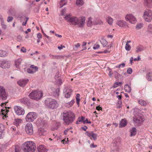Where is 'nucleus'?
Segmentation results:
<instances>
[{"label": "nucleus", "instance_id": "nucleus-5", "mask_svg": "<svg viewBox=\"0 0 152 152\" xmlns=\"http://www.w3.org/2000/svg\"><path fill=\"white\" fill-rule=\"evenodd\" d=\"M43 93L41 91H34L32 92L29 94L30 98L37 100L40 99L43 96Z\"/></svg>", "mask_w": 152, "mask_h": 152}, {"label": "nucleus", "instance_id": "nucleus-48", "mask_svg": "<svg viewBox=\"0 0 152 152\" xmlns=\"http://www.w3.org/2000/svg\"><path fill=\"white\" fill-rule=\"evenodd\" d=\"M122 102L121 100L118 101L117 104V107L118 108H121V107Z\"/></svg>", "mask_w": 152, "mask_h": 152}, {"label": "nucleus", "instance_id": "nucleus-6", "mask_svg": "<svg viewBox=\"0 0 152 152\" xmlns=\"http://www.w3.org/2000/svg\"><path fill=\"white\" fill-rule=\"evenodd\" d=\"M142 17L146 21H151L152 20V11L148 9L146 10L144 12Z\"/></svg>", "mask_w": 152, "mask_h": 152}, {"label": "nucleus", "instance_id": "nucleus-31", "mask_svg": "<svg viewBox=\"0 0 152 152\" xmlns=\"http://www.w3.org/2000/svg\"><path fill=\"white\" fill-rule=\"evenodd\" d=\"M85 118L82 116L81 117H79L77 119V121L76 122L77 124H79L80 122H83L84 124L86 123V121H84V119Z\"/></svg>", "mask_w": 152, "mask_h": 152}, {"label": "nucleus", "instance_id": "nucleus-33", "mask_svg": "<svg viewBox=\"0 0 152 152\" xmlns=\"http://www.w3.org/2000/svg\"><path fill=\"white\" fill-rule=\"evenodd\" d=\"M38 122L39 123V124L41 126H44L45 125L46 122L43 120L42 118H39L38 120Z\"/></svg>", "mask_w": 152, "mask_h": 152}, {"label": "nucleus", "instance_id": "nucleus-3", "mask_svg": "<svg viewBox=\"0 0 152 152\" xmlns=\"http://www.w3.org/2000/svg\"><path fill=\"white\" fill-rule=\"evenodd\" d=\"M45 103L48 108L52 110L56 109L59 106L58 103L56 100L51 98L45 100Z\"/></svg>", "mask_w": 152, "mask_h": 152}, {"label": "nucleus", "instance_id": "nucleus-56", "mask_svg": "<svg viewBox=\"0 0 152 152\" xmlns=\"http://www.w3.org/2000/svg\"><path fill=\"white\" fill-rule=\"evenodd\" d=\"M1 23L2 28L4 29H6L7 26L4 24V22H3Z\"/></svg>", "mask_w": 152, "mask_h": 152}, {"label": "nucleus", "instance_id": "nucleus-50", "mask_svg": "<svg viewBox=\"0 0 152 152\" xmlns=\"http://www.w3.org/2000/svg\"><path fill=\"white\" fill-rule=\"evenodd\" d=\"M80 44L79 43H77L76 45H75L74 46V47L73 48L75 50H77V48L80 47Z\"/></svg>", "mask_w": 152, "mask_h": 152}, {"label": "nucleus", "instance_id": "nucleus-45", "mask_svg": "<svg viewBox=\"0 0 152 152\" xmlns=\"http://www.w3.org/2000/svg\"><path fill=\"white\" fill-rule=\"evenodd\" d=\"M122 84V83L121 82H116L114 84L113 86V88H115L118 86L120 85H121Z\"/></svg>", "mask_w": 152, "mask_h": 152}, {"label": "nucleus", "instance_id": "nucleus-63", "mask_svg": "<svg viewBox=\"0 0 152 152\" xmlns=\"http://www.w3.org/2000/svg\"><path fill=\"white\" fill-rule=\"evenodd\" d=\"M0 19L1 21V23L4 22V19L2 15H0Z\"/></svg>", "mask_w": 152, "mask_h": 152}, {"label": "nucleus", "instance_id": "nucleus-13", "mask_svg": "<svg viewBox=\"0 0 152 152\" xmlns=\"http://www.w3.org/2000/svg\"><path fill=\"white\" fill-rule=\"evenodd\" d=\"M10 66V62L7 60L0 61V67L3 69L9 68Z\"/></svg>", "mask_w": 152, "mask_h": 152}, {"label": "nucleus", "instance_id": "nucleus-61", "mask_svg": "<svg viewBox=\"0 0 152 152\" xmlns=\"http://www.w3.org/2000/svg\"><path fill=\"white\" fill-rule=\"evenodd\" d=\"M21 51L23 53H25L26 51V49L24 47H22L21 49Z\"/></svg>", "mask_w": 152, "mask_h": 152}, {"label": "nucleus", "instance_id": "nucleus-46", "mask_svg": "<svg viewBox=\"0 0 152 152\" xmlns=\"http://www.w3.org/2000/svg\"><path fill=\"white\" fill-rule=\"evenodd\" d=\"M131 47L129 44H126L125 46V49L127 51H129L131 50Z\"/></svg>", "mask_w": 152, "mask_h": 152}, {"label": "nucleus", "instance_id": "nucleus-59", "mask_svg": "<svg viewBox=\"0 0 152 152\" xmlns=\"http://www.w3.org/2000/svg\"><path fill=\"white\" fill-rule=\"evenodd\" d=\"M28 17H26V21L25 22H23V23H22V25L23 26H26V24H27V22L28 21Z\"/></svg>", "mask_w": 152, "mask_h": 152}, {"label": "nucleus", "instance_id": "nucleus-26", "mask_svg": "<svg viewBox=\"0 0 152 152\" xmlns=\"http://www.w3.org/2000/svg\"><path fill=\"white\" fill-rule=\"evenodd\" d=\"M22 121L21 119L19 118H16L14 119V124L17 126L19 125L20 124H21Z\"/></svg>", "mask_w": 152, "mask_h": 152}, {"label": "nucleus", "instance_id": "nucleus-37", "mask_svg": "<svg viewBox=\"0 0 152 152\" xmlns=\"http://www.w3.org/2000/svg\"><path fill=\"white\" fill-rule=\"evenodd\" d=\"M100 42L103 47H107L108 46V42L105 40L102 39Z\"/></svg>", "mask_w": 152, "mask_h": 152}, {"label": "nucleus", "instance_id": "nucleus-41", "mask_svg": "<svg viewBox=\"0 0 152 152\" xmlns=\"http://www.w3.org/2000/svg\"><path fill=\"white\" fill-rule=\"evenodd\" d=\"M138 102L140 104L143 106H145L147 104V102L142 99L139 100Z\"/></svg>", "mask_w": 152, "mask_h": 152}, {"label": "nucleus", "instance_id": "nucleus-23", "mask_svg": "<svg viewBox=\"0 0 152 152\" xmlns=\"http://www.w3.org/2000/svg\"><path fill=\"white\" fill-rule=\"evenodd\" d=\"M8 111H9L7 110L6 108H5L4 109H2L1 110V114L3 115L2 118L4 119L6 118L7 115V113H8Z\"/></svg>", "mask_w": 152, "mask_h": 152}, {"label": "nucleus", "instance_id": "nucleus-58", "mask_svg": "<svg viewBox=\"0 0 152 152\" xmlns=\"http://www.w3.org/2000/svg\"><path fill=\"white\" fill-rule=\"evenodd\" d=\"M127 72L129 74H131L132 72V70L131 68H129L127 69Z\"/></svg>", "mask_w": 152, "mask_h": 152}, {"label": "nucleus", "instance_id": "nucleus-8", "mask_svg": "<svg viewBox=\"0 0 152 152\" xmlns=\"http://www.w3.org/2000/svg\"><path fill=\"white\" fill-rule=\"evenodd\" d=\"M102 23V22L101 20L99 21L96 19L89 17L87 21V26H91L93 25L101 24Z\"/></svg>", "mask_w": 152, "mask_h": 152}, {"label": "nucleus", "instance_id": "nucleus-12", "mask_svg": "<svg viewBox=\"0 0 152 152\" xmlns=\"http://www.w3.org/2000/svg\"><path fill=\"white\" fill-rule=\"evenodd\" d=\"M72 90L70 87H66L64 90V95L66 98H69L71 94Z\"/></svg>", "mask_w": 152, "mask_h": 152}, {"label": "nucleus", "instance_id": "nucleus-49", "mask_svg": "<svg viewBox=\"0 0 152 152\" xmlns=\"http://www.w3.org/2000/svg\"><path fill=\"white\" fill-rule=\"evenodd\" d=\"M30 68L33 70H36V72L38 71V67L33 65H31Z\"/></svg>", "mask_w": 152, "mask_h": 152}, {"label": "nucleus", "instance_id": "nucleus-30", "mask_svg": "<svg viewBox=\"0 0 152 152\" xmlns=\"http://www.w3.org/2000/svg\"><path fill=\"white\" fill-rule=\"evenodd\" d=\"M146 78L148 81L152 80V72L148 73L146 75Z\"/></svg>", "mask_w": 152, "mask_h": 152}, {"label": "nucleus", "instance_id": "nucleus-24", "mask_svg": "<svg viewBox=\"0 0 152 152\" xmlns=\"http://www.w3.org/2000/svg\"><path fill=\"white\" fill-rule=\"evenodd\" d=\"M136 52L137 53H139L140 52H142L143 51L144 48L143 47L140 45H139L137 46L136 47Z\"/></svg>", "mask_w": 152, "mask_h": 152}, {"label": "nucleus", "instance_id": "nucleus-47", "mask_svg": "<svg viewBox=\"0 0 152 152\" xmlns=\"http://www.w3.org/2000/svg\"><path fill=\"white\" fill-rule=\"evenodd\" d=\"M20 102L24 104H26L28 102V99L26 98H23L20 100Z\"/></svg>", "mask_w": 152, "mask_h": 152}, {"label": "nucleus", "instance_id": "nucleus-29", "mask_svg": "<svg viewBox=\"0 0 152 152\" xmlns=\"http://www.w3.org/2000/svg\"><path fill=\"white\" fill-rule=\"evenodd\" d=\"M130 136H133L135 135L136 133L137 130L135 128H132L130 131Z\"/></svg>", "mask_w": 152, "mask_h": 152}, {"label": "nucleus", "instance_id": "nucleus-27", "mask_svg": "<svg viewBox=\"0 0 152 152\" xmlns=\"http://www.w3.org/2000/svg\"><path fill=\"white\" fill-rule=\"evenodd\" d=\"M127 123V121L125 119H122L120 121L119 126L120 127H124L126 125Z\"/></svg>", "mask_w": 152, "mask_h": 152}, {"label": "nucleus", "instance_id": "nucleus-28", "mask_svg": "<svg viewBox=\"0 0 152 152\" xmlns=\"http://www.w3.org/2000/svg\"><path fill=\"white\" fill-rule=\"evenodd\" d=\"M74 99H72L70 102L65 103L64 105L67 107H71L74 103Z\"/></svg>", "mask_w": 152, "mask_h": 152}, {"label": "nucleus", "instance_id": "nucleus-19", "mask_svg": "<svg viewBox=\"0 0 152 152\" xmlns=\"http://www.w3.org/2000/svg\"><path fill=\"white\" fill-rule=\"evenodd\" d=\"M60 75L59 73H57L55 77L56 80V83L57 84L60 85L63 83V81L59 77Z\"/></svg>", "mask_w": 152, "mask_h": 152}, {"label": "nucleus", "instance_id": "nucleus-40", "mask_svg": "<svg viewBox=\"0 0 152 152\" xmlns=\"http://www.w3.org/2000/svg\"><path fill=\"white\" fill-rule=\"evenodd\" d=\"M147 32L148 33L151 34L152 33V25L150 24L148 25V29L147 30Z\"/></svg>", "mask_w": 152, "mask_h": 152}, {"label": "nucleus", "instance_id": "nucleus-54", "mask_svg": "<svg viewBox=\"0 0 152 152\" xmlns=\"http://www.w3.org/2000/svg\"><path fill=\"white\" fill-rule=\"evenodd\" d=\"M86 45V42H83V45H82V47L83 48H84L83 49V50H82V51L83 50H86V48L85 47V46Z\"/></svg>", "mask_w": 152, "mask_h": 152}, {"label": "nucleus", "instance_id": "nucleus-35", "mask_svg": "<svg viewBox=\"0 0 152 152\" xmlns=\"http://www.w3.org/2000/svg\"><path fill=\"white\" fill-rule=\"evenodd\" d=\"M106 20L107 22L110 25H111L113 23V18H111L110 17H108L106 18Z\"/></svg>", "mask_w": 152, "mask_h": 152}, {"label": "nucleus", "instance_id": "nucleus-22", "mask_svg": "<svg viewBox=\"0 0 152 152\" xmlns=\"http://www.w3.org/2000/svg\"><path fill=\"white\" fill-rule=\"evenodd\" d=\"M38 134L40 136H45L46 135L47 132L43 128H40L38 129Z\"/></svg>", "mask_w": 152, "mask_h": 152}, {"label": "nucleus", "instance_id": "nucleus-21", "mask_svg": "<svg viewBox=\"0 0 152 152\" xmlns=\"http://www.w3.org/2000/svg\"><path fill=\"white\" fill-rule=\"evenodd\" d=\"M113 147L112 148L111 152H119V148L117 143H114L113 144Z\"/></svg>", "mask_w": 152, "mask_h": 152}, {"label": "nucleus", "instance_id": "nucleus-36", "mask_svg": "<svg viewBox=\"0 0 152 152\" xmlns=\"http://www.w3.org/2000/svg\"><path fill=\"white\" fill-rule=\"evenodd\" d=\"M67 1L66 0H61L59 3L60 7H62L63 6L66 5L67 3Z\"/></svg>", "mask_w": 152, "mask_h": 152}, {"label": "nucleus", "instance_id": "nucleus-14", "mask_svg": "<svg viewBox=\"0 0 152 152\" xmlns=\"http://www.w3.org/2000/svg\"><path fill=\"white\" fill-rule=\"evenodd\" d=\"M143 118L141 116V114L135 115L133 117V121L137 124H140L143 121Z\"/></svg>", "mask_w": 152, "mask_h": 152}, {"label": "nucleus", "instance_id": "nucleus-20", "mask_svg": "<svg viewBox=\"0 0 152 152\" xmlns=\"http://www.w3.org/2000/svg\"><path fill=\"white\" fill-rule=\"evenodd\" d=\"M38 152H47L48 150L45 146L42 145H39L38 147Z\"/></svg>", "mask_w": 152, "mask_h": 152}, {"label": "nucleus", "instance_id": "nucleus-42", "mask_svg": "<svg viewBox=\"0 0 152 152\" xmlns=\"http://www.w3.org/2000/svg\"><path fill=\"white\" fill-rule=\"evenodd\" d=\"M143 24L142 23H139L137 24L136 27V28L137 30H139L143 27Z\"/></svg>", "mask_w": 152, "mask_h": 152}, {"label": "nucleus", "instance_id": "nucleus-7", "mask_svg": "<svg viewBox=\"0 0 152 152\" xmlns=\"http://www.w3.org/2000/svg\"><path fill=\"white\" fill-rule=\"evenodd\" d=\"M125 19L127 21L132 24H135L137 22V20L136 17L131 13L126 14L125 16Z\"/></svg>", "mask_w": 152, "mask_h": 152}, {"label": "nucleus", "instance_id": "nucleus-17", "mask_svg": "<svg viewBox=\"0 0 152 152\" xmlns=\"http://www.w3.org/2000/svg\"><path fill=\"white\" fill-rule=\"evenodd\" d=\"M116 24L119 26L124 27L125 28H129L128 24L126 22L123 20L117 21Z\"/></svg>", "mask_w": 152, "mask_h": 152}, {"label": "nucleus", "instance_id": "nucleus-51", "mask_svg": "<svg viewBox=\"0 0 152 152\" xmlns=\"http://www.w3.org/2000/svg\"><path fill=\"white\" fill-rule=\"evenodd\" d=\"M15 152H20V148L18 145H16L15 147Z\"/></svg>", "mask_w": 152, "mask_h": 152}, {"label": "nucleus", "instance_id": "nucleus-10", "mask_svg": "<svg viewBox=\"0 0 152 152\" xmlns=\"http://www.w3.org/2000/svg\"><path fill=\"white\" fill-rule=\"evenodd\" d=\"M26 132L27 134L31 135L33 134V127L31 123H27L25 127Z\"/></svg>", "mask_w": 152, "mask_h": 152}, {"label": "nucleus", "instance_id": "nucleus-34", "mask_svg": "<svg viewBox=\"0 0 152 152\" xmlns=\"http://www.w3.org/2000/svg\"><path fill=\"white\" fill-rule=\"evenodd\" d=\"M84 4L83 0H76V4L79 7L82 6Z\"/></svg>", "mask_w": 152, "mask_h": 152}, {"label": "nucleus", "instance_id": "nucleus-39", "mask_svg": "<svg viewBox=\"0 0 152 152\" xmlns=\"http://www.w3.org/2000/svg\"><path fill=\"white\" fill-rule=\"evenodd\" d=\"M7 53L5 51L0 50V56L3 57L7 56Z\"/></svg>", "mask_w": 152, "mask_h": 152}, {"label": "nucleus", "instance_id": "nucleus-2", "mask_svg": "<svg viewBox=\"0 0 152 152\" xmlns=\"http://www.w3.org/2000/svg\"><path fill=\"white\" fill-rule=\"evenodd\" d=\"M36 148L35 143L32 141H27L22 145V149L24 152H34Z\"/></svg>", "mask_w": 152, "mask_h": 152}, {"label": "nucleus", "instance_id": "nucleus-16", "mask_svg": "<svg viewBox=\"0 0 152 152\" xmlns=\"http://www.w3.org/2000/svg\"><path fill=\"white\" fill-rule=\"evenodd\" d=\"M85 134L88 137L90 138L91 139L96 140L97 139V135L94 133L93 132L87 131Z\"/></svg>", "mask_w": 152, "mask_h": 152}, {"label": "nucleus", "instance_id": "nucleus-53", "mask_svg": "<svg viewBox=\"0 0 152 152\" xmlns=\"http://www.w3.org/2000/svg\"><path fill=\"white\" fill-rule=\"evenodd\" d=\"M100 47V45L99 44H95L93 47L94 49L96 50L99 48Z\"/></svg>", "mask_w": 152, "mask_h": 152}, {"label": "nucleus", "instance_id": "nucleus-18", "mask_svg": "<svg viewBox=\"0 0 152 152\" xmlns=\"http://www.w3.org/2000/svg\"><path fill=\"white\" fill-rule=\"evenodd\" d=\"M29 80L27 78H24L20 80L17 82L18 85L21 87H24L28 83Z\"/></svg>", "mask_w": 152, "mask_h": 152}, {"label": "nucleus", "instance_id": "nucleus-4", "mask_svg": "<svg viewBox=\"0 0 152 152\" xmlns=\"http://www.w3.org/2000/svg\"><path fill=\"white\" fill-rule=\"evenodd\" d=\"M63 120L66 124H69L72 122L75 118L74 114L72 112H67L63 113Z\"/></svg>", "mask_w": 152, "mask_h": 152}, {"label": "nucleus", "instance_id": "nucleus-44", "mask_svg": "<svg viewBox=\"0 0 152 152\" xmlns=\"http://www.w3.org/2000/svg\"><path fill=\"white\" fill-rule=\"evenodd\" d=\"M145 5H148L152 3V0H143Z\"/></svg>", "mask_w": 152, "mask_h": 152}, {"label": "nucleus", "instance_id": "nucleus-43", "mask_svg": "<svg viewBox=\"0 0 152 152\" xmlns=\"http://www.w3.org/2000/svg\"><path fill=\"white\" fill-rule=\"evenodd\" d=\"M27 72L29 74H33L36 72V70H33L31 68H28L26 70Z\"/></svg>", "mask_w": 152, "mask_h": 152}, {"label": "nucleus", "instance_id": "nucleus-15", "mask_svg": "<svg viewBox=\"0 0 152 152\" xmlns=\"http://www.w3.org/2000/svg\"><path fill=\"white\" fill-rule=\"evenodd\" d=\"M7 94L4 87L0 86V99L5 100L7 99Z\"/></svg>", "mask_w": 152, "mask_h": 152}, {"label": "nucleus", "instance_id": "nucleus-32", "mask_svg": "<svg viewBox=\"0 0 152 152\" xmlns=\"http://www.w3.org/2000/svg\"><path fill=\"white\" fill-rule=\"evenodd\" d=\"M124 88L126 91L128 93H130L131 91V87L127 84L124 86Z\"/></svg>", "mask_w": 152, "mask_h": 152}, {"label": "nucleus", "instance_id": "nucleus-1", "mask_svg": "<svg viewBox=\"0 0 152 152\" xmlns=\"http://www.w3.org/2000/svg\"><path fill=\"white\" fill-rule=\"evenodd\" d=\"M64 18L67 21L71 23L74 25H79L80 27H81L85 23L86 18L83 16L80 17V19H78L76 17H71L70 15H66Z\"/></svg>", "mask_w": 152, "mask_h": 152}, {"label": "nucleus", "instance_id": "nucleus-52", "mask_svg": "<svg viewBox=\"0 0 152 152\" xmlns=\"http://www.w3.org/2000/svg\"><path fill=\"white\" fill-rule=\"evenodd\" d=\"M125 64L124 63H121L118 65L117 66H116V67H118V68H123L125 66Z\"/></svg>", "mask_w": 152, "mask_h": 152}, {"label": "nucleus", "instance_id": "nucleus-38", "mask_svg": "<svg viewBox=\"0 0 152 152\" xmlns=\"http://www.w3.org/2000/svg\"><path fill=\"white\" fill-rule=\"evenodd\" d=\"M60 89L59 88H57L53 91V94L55 96H57L59 95Z\"/></svg>", "mask_w": 152, "mask_h": 152}, {"label": "nucleus", "instance_id": "nucleus-25", "mask_svg": "<svg viewBox=\"0 0 152 152\" xmlns=\"http://www.w3.org/2000/svg\"><path fill=\"white\" fill-rule=\"evenodd\" d=\"M22 60L20 58H19L15 60V65L16 67L19 68L20 64H21Z\"/></svg>", "mask_w": 152, "mask_h": 152}, {"label": "nucleus", "instance_id": "nucleus-62", "mask_svg": "<svg viewBox=\"0 0 152 152\" xmlns=\"http://www.w3.org/2000/svg\"><path fill=\"white\" fill-rule=\"evenodd\" d=\"M65 47L64 46L61 45L60 46L58 47V48L59 50H61L63 48Z\"/></svg>", "mask_w": 152, "mask_h": 152}, {"label": "nucleus", "instance_id": "nucleus-11", "mask_svg": "<svg viewBox=\"0 0 152 152\" xmlns=\"http://www.w3.org/2000/svg\"><path fill=\"white\" fill-rule=\"evenodd\" d=\"M14 110L16 114L18 115H23L25 113L24 109L20 106H15L14 107Z\"/></svg>", "mask_w": 152, "mask_h": 152}, {"label": "nucleus", "instance_id": "nucleus-9", "mask_svg": "<svg viewBox=\"0 0 152 152\" xmlns=\"http://www.w3.org/2000/svg\"><path fill=\"white\" fill-rule=\"evenodd\" d=\"M37 117V114L35 112H30L28 113L26 117V120L27 122L33 121Z\"/></svg>", "mask_w": 152, "mask_h": 152}, {"label": "nucleus", "instance_id": "nucleus-57", "mask_svg": "<svg viewBox=\"0 0 152 152\" xmlns=\"http://www.w3.org/2000/svg\"><path fill=\"white\" fill-rule=\"evenodd\" d=\"M4 129V125L1 123H0V131H2Z\"/></svg>", "mask_w": 152, "mask_h": 152}, {"label": "nucleus", "instance_id": "nucleus-55", "mask_svg": "<svg viewBox=\"0 0 152 152\" xmlns=\"http://www.w3.org/2000/svg\"><path fill=\"white\" fill-rule=\"evenodd\" d=\"M13 19V18L12 17L9 16L7 18V21L8 22H11Z\"/></svg>", "mask_w": 152, "mask_h": 152}, {"label": "nucleus", "instance_id": "nucleus-64", "mask_svg": "<svg viewBox=\"0 0 152 152\" xmlns=\"http://www.w3.org/2000/svg\"><path fill=\"white\" fill-rule=\"evenodd\" d=\"M96 109L97 110H102V108L101 107L98 106L96 107Z\"/></svg>", "mask_w": 152, "mask_h": 152}, {"label": "nucleus", "instance_id": "nucleus-60", "mask_svg": "<svg viewBox=\"0 0 152 152\" xmlns=\"http://www.w3.org/2000/svg\"><path fill=\"white\" fill-rule=\"evenodd\" d=\"M37 37L38 39H41L42 38V35L40 33H38L37 34Z\"/></svg>", "mask_w": 152, "mask_h": 152}]
</instances>
